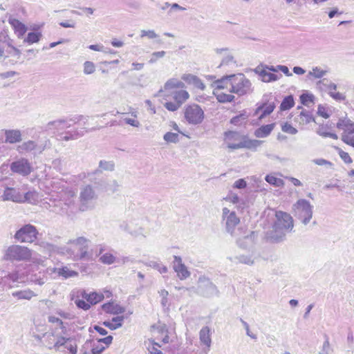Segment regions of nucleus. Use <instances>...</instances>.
<instances>
[{
  "mask_svg": "<svg viewBox=\"0 0 354 354\" xmlns=\"http://www.w3.org/2000/svg\"><path fill=\"white\" fill-rule=\"evenodd\" d=\"M219 89H227L230 93L242 96L252 91V83L243 74L226 75L214 82Z\"/></svg>",
  "mask_w": 354,
  "mask_h": 354,
  "instance_id": "1",
  "label": "nucleus"
},
{
  "mask_svg": "<svg viewBox=\"0 0 354 354\" xmlns=\"http://www.w3.org/2000/svg\"><path fill=\"white\" fill-rule=\"evenodd\" d=\"M67 244L66 252L74 261L89 260L92 254L88 251L90 244V240L80 236L74 239H70Z\"/></svg>",
  "mask_w": 354,
  "mask_h": 354,
  "instance_id": "2",
  "label": "nucleus"
},
{
  "mask_svg": "<svg viewBox=\"0 0 354 354\" xmlns=\"http://www.w3.org/2000/svg\"><path fill=\"white\" fill-rule=\"evenodd\" d=\"M276 216L277 219L270 237L274 242H280L283 240L286 233L292 230L293 219L290 214L282 212H277Z\"/></svg>",
  "mask_w": 354,
  "mask_h": 354,
  "instance_id": "3",
  "label": "nucleus"
},
{
  "mask_svg": "<svg viewBox=\"0 0 354 354\" xmlns=\"http://www.w3.org/2000/svg\"><path fill=\"white\" fill-rule=\"evenodd\" d=\"M313 205L306 199H299L292 205L294 216L306 225L313 217Z\"/></svg>",
  "mask_w": 354,
  "mask_h": 354,
  "instance_id": "4",
  "label": "nucleus"
},
{
  "mask_svg": "<svg viewBox=\"0 0 354 354\" xmlns=\"http://www.w3.org/2000/svg\"><path fill=\"white\" fill-rule=\"evenodd\" d=\"M240 134L236 131H226L225 132V142L229 149H237L241 148L255 149L261 145L263 142L261 140H244L238 143H232V139L239 140Z\"/></svg>",
  "mask_w": 354,
  "mask_h": 354,
  "instance_id": "5",
  "label": "nucleus"
},
{
  "mask_svg": "<svg viewBox=\"0 0 354 354\" xmlns=\"http://www.w3.org/2000/svg\"><path fill=\"white\" fill-rule=\"evenodd\" d=\"M31 257L30 250L24 246L12 245L5 251L3 259L10 261H23Z\"/></svg>",
  "mask_w": 354,
  "mask_h": 354,
  "instance_id": "6",
  "label": "nucleus"
},
{
  "mask_svg": "<svg viewBox=\"0 0 354 354\" xmlns=\"http://www.w3.org/2000/svg\"><path fill=\"white\" fill-rule=\"evenodd\" d=\"M97 196L91 185H85L80 188V210L84 212L92 209L95 207V201Z\"/></svg>",
  "mask_w": 354,
  "mask_h": 354,
  "instance_id": "7",
  "label": "nucleus"
},
{
  "mask_svg": "<svg viewBox=\"0 0 354 354\" xmlns=\"http://www.w3.org/2000/svg\"><path fill=\"white\" fill-rule=\"evenodd\" d=\"M222 219L226 231L232 236H237L235 227L240 223V218L236 212L230 211L227 207H223L222 209Z\"/></svg>",
  "mask_w": 354,
  "mask_h": 354,
  "instance_id": "8",
  "label": "nucleus"
},
{
  "mask_svg": "<svg viewBox=\"0 0 354 354\" xmlns=\"http://www.w3.org/2000/svg\"><path fill=\"white\" fill-rule=\"evenodd\" d=\"M37 234L36 227L32 225L27 224L17 231L15 238L21 243H32L37 239Z\"/></svg>",
  "mask_w": 354,
  "mask_h": 354,
  "instance_id": "9",
  "label": "nucleus"
},
{
  "mask_svg": "<svg viewBox=\"0 0 354 354\" xmlns=\"http://www.w3.org/2000/svg\"><path fill=\"white\" fill-rule=\"evenodd\" d=\"M10 171L21 176H28L32 171V167L30 161L25 158L15 159L10 164Z\"/></svg>",
  "mask_w": 354,
  "mask_h": 354,
  "instance_id": "10",
  "label": "nucleus"
},
{
  "mask_svg": "<svg viewBox=\"0 0 354 354\" xmlns=\"http://www.w3.org/2000/svg\"><path fill=\"white\" fill-rule=\"evenodd\" d=\"M185 118L190 124H198L204 118V112L198 104H191L185 109Z\"/></svg>",
  "mask_w": 354,
  "mask_h": 354,
  "instance_id": "11",
  "label": "nucleus"
},
{
  "mask_svg": "<svg viewBox=\"0 0 354 354\" xmlns=\"http://www.w3.org/2000/svg\"><path fill=\"white\" fill-rule=\"evenodd\" d=\"M198 292L204 297H209L218 294L216 286L205 276H201L198 281Z\"/></svg>",
  "mask_w": 354,
  "mask_h": 354,
  "instance_id": "12",
  "label": "nucleus"
},
{
  "mask_svg": "<svg viewBox=\"0 0 354 354\" xmlns=\"http://www.w3.org/2000/svg\"><path fill=\"white\" fill-rule=\"evenodd\" d=\"M62 337V335H57L54 332L45 333L42 335L45 346L49 350H55V351H63L61 343Z\"/></svg>",
  "mask_w": 354,
  "mask_h": 354,
  "instance_id": "13",
  "label": "nucleus"
},
{
  "mask_svg": "<svg viewBox=\"0 0 354 354\" xmlns=\"http://www.w3.org/2000/svg\"><path fill=\"white\" fill-rule=\"evenodd\" d=\"M82 116L71 119H59L49 122L45 127V130L56 129L57 131L64 130L71 127L73 124L78 122Z\"/></svg>",
  "mask_w": 354,
  "mask_h": 354,
  "instance_id": "14",
  "label": "nucleus"
},
{
  "mask_svg": "<svg viewBox=\"0 0 354 354\" xmlns=\"http://www.w3.org/2000/svg\"><path fill=\"white\" fill-rule=\"evenodd\" d=\"M173 268L180 280L186 279L191 274L179 256H174Z\"/></svg>",
  "mask_w": 354,
  "mask_h": 354,
  "instance_id": "15",
  "label": "nucleus"
},
{
  "mask_svg": "<svg viewBox=\"0 0 354 354\" xmlns=\"http://www.w3.org/2000/svg\"><path fill=\"white\" fill-rule=\"evenodd\" d=\"M120 228L122 230L125 231L135 236H145L144 235V229L141 227H135L133 225V223L132 221L122 222L120 225Z\"/></svg>",
  "mask_w": 354,
  "mask_h": 354,
  "instance_id": "16",
  "label": "nucleus"
},
{
  "mask_svg": "<svg viewBox=\"0 0 354 354\" xmlns=\"http://www.w3.org/2000/svg\"><path fill=\"white\" fill-rule=\"evenodd\" d=\"M8 22L14 29L15 33L19 39L23 38L27 31V27L24 24L15 18H9Z\"/></svg>",
  "mask_w": 354,
  "mask_h": 354,
  "instance_id": "17",
  "label": "nucleus"
},
{
  "mask_svg": "<svg viewBox=\"0 0 354 354\" xmlns=\"http://www.w3.org/2000/svg\"><path fill=\"white\" fill-rule=\"evenodd\" d=\"M3 201H11L19 203L23 201L22 196L19 192L13 187H6L2 196Z\"/></svg>",
  "mask_w": 354,
  "mask_h": 354,
  "instance_id": "18",
  "label": "nucleus"
},
{
  "mask_svg": "<svg viewBox=\"0 0 354 354\" xmlns=\"http://www.w3.org/2000/svg\"><path fill=\"white\" fill-rule=\"evenodd\" d=\"M254 71L259 75L261 81L264 82H271L277 81L282 76L281 74L276 75L274 73L266 71V69H261L259 67H257L254 70Z\"/></svg>",
  "mask_w": 354,
  "mask_h": 354,
  "instance_id": "19",
  "label": "nucleus"
},
{
  "mask_svg": "<svg viewBox=\"0 0 354 354\" xmlns=\"http://www.w3.org/2000/svg\"><path fill=\"white\" fill-rule=\"evenodd\" d=\"M294 120L300 125H304L315 121V119L311 111L302 109L299 112V114L295 117Z\"/></svg>",
  "mask_w": 354,
  "mask_h": 354,
  "instance_id": "20",
  "label": "nucleus"
},
{
  "mask_svg": "<svg viewBox=\"0 0 354 354\" xmlns=\"http://www.w3.org/2000/svg\"><path fill=\"white\" fill-rule=\"evenodd\" d=\"M62 348L67 349L69 354H77V344L76 339L73 337H62L61 339Z\"/></svg>",
  "mask_w": 354,
  "mask_h": 354,
  "instance_id": "21",
  "label": "nucleus"
},
{
  "mask_svg": "<svg viewBox=\"0 0 354 354\" xmlns=\"http://www.w3.org/2000/svg\"><path fill=\"white\" fill-rule=\"evenodd\" d=\"M99 168L95 169L93 172L88 174V178L92 180L93 175H100L102 174V170L105 171H113L115 168V164L113 161L100 160L99 162Z\"/></svg>",
  "mask_w": 354,
  "mask_h": 354,
  "instance_id": "22",
  "label": "nucleus"
},
{
  "mask_svg": "<svg viewBox=\"0 0 354 354\" xmlns=\"http://www.w3.org/2000/svg\"><path fill=\"white\" fill-rule=\"evenodd\" d=\"M337 127L344 130L342 134H348L352 136L354 133V122L347 118L339 119L337 123Z\"/></svg>",
  "mask_w": 354,
  "mask_h": 354,
  "instance_id": "23",
  "label": "nucleus"
},
{
  "mask_svg": "<svg viewBox=\"0 0 354 354\" xmlns=\"http://www.w3.org/2000/svg\"><path fill=\"white\" fill-rule=\"evenodd\" d=\"M21 136H22L21 132L19 129L6 130V131H5L6 142H8L10 144H15L17 142H20L22 140Z\"/></svg>",
  "mask_w": 354,
  "mask_h": 354,
  "instance_id": "24",
  "label": "nucleus"
},
{
  "mask_svg": "<svg viewBox=\"0 0 354 354\" xmlns=\"http://www.w3.org/2000/svg\"><path fill=\"white\" fill-rule=\"evenodd\" d=\"M181 78L187 84H192L196 88H199L202 91L204 90L205 88V84L203 83L201 79L198 77L196 75L192 74H184Z\"/></svg>",
  "mask_w": 354,
  "mask_h": 354,
  "instance_id": "25",
  "label": "nucleus"
},
{
  "mask_svg": "<svg viewBox=\"0 0 354 354\" xmlns=\"http://www.w3.org/2000/svg\"><path fill=\"white\" fill-rule=\"evenodd\" d=\"M102 309L106 313L119 315L125 312V308L113 303L108 302L102 306Z\"/></svg>",
  "mask_w": 354,
  "mask_h": 354,
  "instance_id": "26",
  "label": "nucleus"
},
{
  "mask_svg": "<svg viewBox=\"0 0 354 354\" xmlns=\"http://www.w3.org/2000/svg\"><path fill=\"white\" fill-rule=\"evenodd\" d=\"M215 88L213 92L214 95L216 96L217 100L221 103L226 102H232L234 100V96L232 94H227L222 91L223 89L217 88L214 86Z\"/></svg>",
  "mask_w": 354,
  "mask_h": 354,
  "instance_id": "27",
  "label": "nucleus"
},
{
  "mask_svg": "<svg viewBox=\"0 0 354 354\" xmlns=\"http://www.w3.org/2000/svg\"><path fill=\"white\" fill-rule=\"evenodd\" d=\"M124 319V317L123 315L114 317L112 318L111 322H104L103 325L110 330H115L122 326Z\"/></svg>",
  "mask_w": 354,
  "mask_h": 354,
  "instance_id": "28",
  "label": "nucleus"
},
{
  "mask_svg": "<svg viewBox=\"0 0 354 354\" xmlns=\"http://www.w3.org/2000/svg\"><path fill=\"white\" fill-rule=\"evenodd\" d=\"M274 127V124H269L263 125L258 128L254 133L257 138H266L272 132Z\"/></svg>",
  "mask_w": 354,
  "mask_h": 354,
  "instance_id": "29",
  "label": "nucleus"
},
{
  "mask_svg": "<svg viewBox=\"0 0 354 354\" xmlns=\"http://www.w3.org/2000/svg\"><path fill=\"white\" fill-rule=\"evenodd\" d=\"M199 336L201 342L207 347H210L212 340L210 337V329L208 326H204L201 328Z\"/></svg>",
  "mask_w": 354,
  "mask_h": 354,
  "instance_id": "30",
  "label": "nucleus"
},
{
  "mask_svg": "<svg viewBox=\"0 0 354 354\" xmlns=\"http://www.w3.org/2000/svg\"><path fill=\"white\" fill-rule=\"evenodd\" d=\"M53 272H57L59 276L68 279L70 277H75L78 276V272L74 270H70L68 267L64 266L61 268H54Z\"/></svg>",
  "mask_w": 354,
  "mask_h": 354,
  "instance_id": "31",
  "label": "nucleus"
},
{
  "mask_svg": "<svg viewBox=\"0 0 354 354\" xmlns=\"http://www.w3.org/2000/svg\"><path fill=\"white\" fill-rule=\"evenodd\" d=\"M173 98L174 100L179 103L181 106L183 102H185L189 97V95L187 91L185 90H180L172 93Z\"/></svg>",
  "mask_w": 354,
  "mask_h": 354,
  "instance_id": "32",
  "label": "nucleus"
},
{
  "mask_svg": "<svg viewBox=\"0 0 354 354\" xmlns=\"http://www.w3.org/2000/svg\"><path fill=\"white\" fill-rule=\"evenodd\" d=\"M12 296L15 297H17L19 299L30 300L32 297L37 296V295L30 290H25L15 292L12 293Z\"/></svg>",
  "mask_w": 354,
  "mask_h": 354,
  "instance_id": "33",
  "label": "nucleus"
},
{
  "mask_svg": "<svg viewBox=\"0 0 354 354\" xmlns=\"http://www.w3.org/2000/svg\"><path fill=\"white\" fill-rule=\"evenodd\" d=\"M100 129V127L92 128L89 130H86L84 129L83 131H75L73 133L68 132V133H67V135L63 138V139L66 141H68L70 140H75V139L78 138L79 137L83 136L84 134V132H90V131H95L96 129Z\"/></svg>",
  "mask_w": 354,
  "mask_h": 354,
  "instance_id": "34",
  "label": "nucleus"
},
{
  "mask_svg": "<svg viewBox=\"0 0 354 354\" xmlns=\"http://www.w3.org/2000/svg\"><path fill=\"white\" fill-rule=\"evenodd\" d=\"M254 236L255 232L253 231L250 232L248 234L243 236V239L245 241L246 244L243 243L241 238H238L236 243L240 247L246 248L247 245H251L253 243Z\"/></svg>",
  "mask_w": 354,
  "mask_h": 354,
  "instance_id": "35",
  "label": "nucleus"
},
{
  "mask_svg": "<svg viewBox=\"0 0 354 354\" xmlns=\"http://www.w3.org/2000/svg\"><path fill=\"white\" fill-rule=\"evenodd\" d=\"M295 105V101L292 95L286 96L280 104L281 111H286L290 109Z\"/></svg>",
  "mask_w": 354,
  "mask_h": 354,
  "instance_id": "36",
  "label": "nucleus"
},
{
  "mask_svg": "<svg viewBox=\"0 0 354 354\" xmlns=\"http://www.w3.org/2000/svg\"><path fill=\"white\" fill-rule=\"evenodd\" d=\"M104 298V296L101 292H91L89 293L88 297V302L91 306L95 305L97 303L102 301Z\"/></svg>",
  "mask_w": 354,
  "mask_h": 354,
  "instance_id": "37",
  "label": "nucleus"
},
{
  "mask_svg": "<svg viewBox=\"0 0 354 354\" xmlns=\"http://www.w3.org/2000/svg\"><path fill=\"white\" fill-rule=\"evenodd\" d=\"M184 85V83L181 81L175 78H171L166 82L164 88L167 91L174 88H183Z\"/></svg>",
  "mask_w": 354,
  "mask_h": 354,
  "instance_id": "38",
  "label": "nucleus"
},
{
  "mask_svg": "<svg viewBox=\"0 0 354 354\" xmlns=\"http://www.w3.org/2000/svg\"><path fill=\"white\" fill-rule=\"evenodd\" d=\"M88 296H89V293H88L84 289L73 290L70 294L71 300H73L76 298H78V299L82 298L83 300L85 299L86 301H88Z\"/></svg>",
  "mask_w": 354,
  "mask_h": 354,
  "instance_id": "39",
  "label": "nucleus"
},
{
  "mask_svg": "<svg viewBox=\"0 0 354 354\" xmlns=\"http://www.w3.org/2000/svg\"><path fill=\"white\" fill-rule=\"evenodd\" d=\"M88 296H89V293H88L84 289L73 290L70 294L71 300H73L76 298H78V299L82 298L83 300L85 299L86 301H88Z\"/></svg>",
  "mask_w": 354,
  "mask_h": 354,
  "instance_id": "40",
  "label": "nucleus"
},
{
  "mask_svg": "<svg viewBox=\"0 0 354 354\" xmlns=\"http://www.w3.org/2000/svg\"><path fill=\"white\" fill-rule=\"evenodd\" d=\"M41 37V34L40 32H28L27 37L24 39V43L32 44L34 43L38 42L40 40Z\"/></svg>",
  "mask_w": 354,
  "mask_h": 354,
  "instance_id": "41",
  "label": "nucleus"
},
{
  "mask_svg": "<svg viewBox=\"0 0 354 354\" xmlns=\"http://www.w3.org/2000/svg\"><path fill=\"white\" fill-rule=\"evenodd\" d=\"M145 265L157 270L160 274L166 273L168 271L167 266L158 261H149V262H147Z\"/></svg>",
  "mask_w": 354,
  "mask_h": 354,
  "instance_id": "42",
  "label": "nucleus"
},
{
  "mask_svg": "<svg viewBox=\"0 0 354 354\" xmlns=\"http://www.w3.org/2000/svg\"><path fill=\"white\" fill-rule=\"evenodd\" d=\"M99 260L103 264L111 265L115 262L116 257L110 252H106L100 257Z\"/></svg>",
  "mask_w": 354,
  "mask_h": 354,
  "instance_id": "43",
  "label": "nucleus"
},
{
  "mask_svg": "<svg viewBox=\"0 0 354 354\" xmlns=\"http://www.w3.org/2000/svg\"><path fill=\"white\" fill-rule=\"evenodd\" d=\"M315 96L312 93H304L300 95L301 103L306 106H309L310 104H314Z\"/></svg>",
  "mask_w": 354,
  "mask_h": 354,
  "instance_id": "44",
  "label": "nucleus"
},
{
  "mask_svg": "<svg viewBox=\"0 0 354 354\" xmlns=\"http://www.w3.org/2000/svg\"><path fill=\"white\" fill-rule=\"evenodd\" d=\"M275 104L274 102H270L268 104H265L262 106L259 107L258 109H263V113L260 115L259 118L261 119L265 116L270 114L274 109Z\"/></svg>",
  "mask_w": 354,
  "mask_h": 354,
  "instance_id": "45",
  "label": "nucleus"
},
{
  "mask_svg": "<svg viewBox=\"0 0 354 354\" xmlns=\"http://www.w3.org/2000/svg\"><path fill=\"white\" fill-rule=\"evenodd\" d=\"M265 180L267 183L275 187H282L283 185V180L282 179L277 178L271 174L267 175Z\"/></svg>",
  "mask_w": 354,
  "mask_h": 354,
  "instance_id": "46",
  "label": "nucleus"
},
{
  "mask_svg": "<svg viewBox=\"0 0 354 354\" xmlns=\"http://www.w3.org/2000/svg\"><path fill=\"white\" fill-rule=\"evenodd\" d=\"M48 321L49 323L56 324L57 326H59L62 332L66 331V326L64 325V323L59 317H57L55 315H49L48 317Z\"/></svg>",
  "mask_w": 354,
  "mask_h": 354,
  "instance_id": "47",
  "label": "nucleus"
},
{
  "mask_svg": "<svg viewBox=\"0 0 354 354\" xmlns=\"http://www.w3.org/2000/svg\"><path fill=\"white\" fill-rule=\"evenodd\" d=\"M163 139L167 142L176 143L179 141V135L177 133L167 132L164 135Z\"/></svg>",
  "mask_w": 354,
  "mask_h": 354,
  "instance_id": "48",
  "label": "nucleus"
},
{
  "mask_svg": "<svg viewBox=\"0 0 354 354\" xmlns=\"http://www.w3.org/2000/svg\"><path fill=\"white\" fill-rule=\"evenodd\" d=\"M327 73L326 71L322 70V68L319 67H314L313 68L311 71H309L308 75L313 76L315 78H322Z\"/></svg>",
  "mask_w": 354,
  "mask_h": 354,
  "instance_id": "49",
  "label": "nucleus"
},
{
  "mask_svg": "<svg viewBox=\"0 0 354 354\" xmlns=\"http://www.w3.org/2000/svg\"><path fill=\"white\" fill-rule=\"evenodd\" d=\"M36 146H37V145H36L35 142H34L32 140H28L27 142L22 143V145H21L19 147V149H20L22 151H25L28 152V151H31L34 150L36 148Z\"/></svg>",
  "mask_w": 354,
  "mask_h": 354,
  "instance_id": "50",
  "label": "nucleus"
},
{
  "mask_svg": "<svg viewBox=\"0 0 354 354\" xmlns=\"http://www.w3.org/2000/svg\"><path fill=\"white\" fill-rule=\"evenodd\" d=\"M281 130L290 135H295L298 132L297 129L288 122H284L281 124Z\"/></svg>",
  "mask_w": 354,
  "mask_h": 354,
  "instance_id": "51",
  "label": "nucleus"
},
{
  "mask_svg": "<svg viewBox=\"0 0 354 354\" xmlns=\"http://www.w3.org/2000/svg\"><path fill=\"white\" fill-rule=\"evenodd\" d=\"M74 303L77 306L78 308L83 309L84 310H88L91 308V305L88 301H85L83 299L76 298L73 299Z\"/></svg>",
  "mask_w": 354,
  "mask_h": 354,
  "instance_id": "52",
  "label": "nucleus"
},
{
  "mask_svg": "<svg viewBox=\"0 0 354 354\" xmlns=\"http://www.w3.org/2000/svg\"><path fill=\"white\" fill-rule=\"evenodd\" d=\"M4 279L6 281H9L10 283H14L19 282L20 277L19 272L15 271L8 274V275L4 277Z\"/></svg>",
  "mask_w": 354,
  "mask_h": 354,
  "instance_id": "53",
  "label": "nucleus"
},
{
  "mask_svg": "<svg viewBox=\"0 0 354 354\" xmlns=\"http://www.w3.org/2000/svg\"><path fill=\"white\" fill-rule=\"evenodd\" d=\"M95 71V64L90 61H86L84 64V73L86 75L92 74Z\"/></svg>",
  "mask_w": 354,
  "mask_h": 354,
  "instance_id": "54",
  "label": "nucleus"
},
{
  "mask_svg": "<svg viewBox=\"0 0 354 354\" xmlns=\"http://www.w3.org/2000/svg\"><path fill=\"white\" fill-rule=\"evenodd\" d=\"M236 259L238 260V262L245 263L247 265H252L254 263L253 259L250 256L247 255H240L235 257Z\"/></svg>",
  "mask_w": 354,
  "mask_h": 354,
  "instance_id": "55",
  "label": "nucleus"
},
{
  "mask_svg": "<svg viewBox=\"0 0 354 354\" xmlns=\"http://www.w3.org/2000/svg\"><path fill=\"white\" fill-rule=\"evenodd\" d=\"M225 201H230V203L233 204H237L239 203L241 199L239 196L232 192H230L228 195L225 198Z\"/></svg>",
  "mask_w": 354,
  "mask_h": 354,
  "instance_id": "56",
  "label": "nucleus"
},
{
  "mask_svg": "<svg viewBox=\"0 0 354 354\" xmlns=\"http://www.w3.org/2000/svg\"><path fill=\"white\" fill-rule=\"evenodd\" d=\"M55 314L57 315L59 318L64 319H73L74 318V315L69 312L64 311L61 309H58L56 310Z\"/></svg>",
  "mask_w": 354,
  "mask_h": 354,
  "instance_id": "57",
  "label": "nucleus"
},
{
  "mask_svg": "<svg viewBox=\"0 0 354 354\" xmlns=\"http://www.w3.org/2000/svg\"><path fill=\"white\" fill-rule=\"evenodd\" d=\"M65 195L67 196L68 198L64 200V205H67L68 207L74 205V197H75V193L73 191H68L65 193Z\"/></svg>",
  "mask_w": 354,
  "mask_h": 354,
  "instance_id": "58",
  "label": "nucleus"
},
{
  "mask_svg": "<svg viewBox=\"0 0 354 354\" xmlns=\"http://www.w3.org/2000/svg\"><path fill=\"white\" fill-rule=\"evenodd\" d=\"M158 35L153 30H142L140 31V37L141 38L147 37L149 39H155V38L158 37Z\"/></svg>",
  "mask_w": 354,
  "mask_h": 354,
  "instance_id": "59",
  "label": "nucleus"
},
{
  "mask_svg": "<svg viewBox=\"0 0 354 354\" xmlns=\"http://www.w3.org/2000/svg\"><path fill=\"white\" fill-rule=\"evenodd\" d=\"M166 54V52L164 50L154 52L151 54V57L149 60V63L153 64L155 63L158 58L163 57Z\"/></svg>",
  "mask_w": 354,
  "mask_h": 354,
  "instance_id": "60",
  "label": "nucleus"
},
{
  "mask_svg": "<svg viewBox=\"0 0 354 354\" xmlns=\"http://www.w3.org/2000/svg\"><path fill=\"white\" fill-rule=\"evenodd\" d=\"M332 351L333 350L330 346L328 339L326 338L319 354H331Z\"/></svg>",
  "mask_w": 354,
  "mask_h": 354,
  "instance_id": "61",
  "label": "nucleus"
},
{
  "mask_svg": "<svg viewBox=\"0 0 354 354\" xmlns=\"http://www.w3.org/2000/svg\"><path fill=\"white\" fill-rule=\"evenodd\" d=\"M165 6H170V10L169 11V14L172 13V12L174 10L184 11L186 10L185 8L180 6L177 3H169V2H165Z\"/></svg>",
  "mask_w": 354,
  "mask_h": 354,
  "instance_id": "62",
  "label": "nucleus"
},
{
  "mask_svg": "<svg viewBox=\"0 0 354 354\" xmlns=\"http://www.w3.org/2000/svg\"><path fill=\"white\" fill-rule=\"evenodd\" d=\"M165 107L170 111H175L176 110H178L180 105L179 103H177L176 101L175 102H166L165 104H164Z\"/></svg>",
  "mask_w": 354,
  "mask_h": 354,
  "instance_id": "63",
  "label": "nucleus"
},
{
  "mask_svg": "<svg viewBox=\"0 0 354 354\" xmlns=\"http://www.w3.org/2000/svg\"><path fill=\"white\" fill-rule=\"evenodd\" d=\"M342 140L346 144L353 147L354 148V138L353 136L348 134H342Z\"/></svg>",
  "mask_w": 354,
  "mask_h": 354,
  "instance_id": "64",
  "label": "nucleus"
}]
</instances>
